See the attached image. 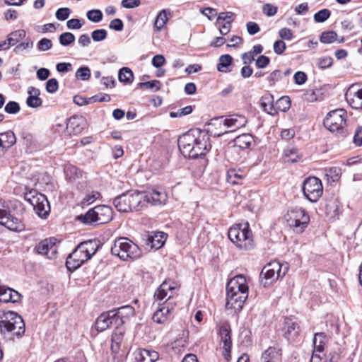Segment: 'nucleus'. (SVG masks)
<instances>
[{"instance_id": "f257e3e1", "label": "nucleus", "mask_w": 362, "mask_h": 362, "mask_svg": "<svg viewBox=\"0 0 362 362\" xmlns=\"http://www.w3.org/2000/svg\"><path fill=\"white\" fill-rule=\"evenodd\" d=\"M248 297V286L246 279L238 275L231 279L226 286V308L234 313L240 312Z\"/></svg>"}, {"instance_id": "f03ea898", "label": "nucleus", "mask_w": 362, "mask_h": 362, "mask_svg": "<svg viewBox=\"0 0 362 362\" xmlns=\"http://www.w3.org/2000/svg\"><path fill=\"white\" fill-rule=\"evenodd\" d=\"M178 147L185 157L197 158L204 156L207 151V140L204 136H195L187 132L178 139Z\"/></svg>"}, {"instance_id": "7ed1b4c3", "label": "nucleus", "mask_w": 362, "mask_h": 362, "mask_svg": "<svg viewBox=\"0 0 362 362\" xmlns=\"http://www.w3.org/2000/svg\"><path fill=\"white\" fill-rule=\"evenodd\" d=\"M25 331V322L17 313L7 311L0 313V333L4 338L21 337Z\"/></svg>"}, {"instance_id": "20e7f679", "label": "nucleus", "mask_w": 362, "mask_h": 362, "mask_svg": "<svg viewBox=\"0 0 362 362\" xmlns=\"http://www.w3.org/2000/svg\"><path fill=\"white\" fill-rule=\"evenodd\" d=\"M228 236L240 249L247 250L253 247L252 231L248 223L233 226L228 230Z\"/></svg>"}, {"instance_id": "39448f33", "label": "nucleus", "mask_w": 362, "mask_h": 362, "mask_svg": "<svg viewBox=\"0 0 362 362\" xmlns=\"http://www.w3.org/2000/svg\"><path fill=\"white\" fill-rule=\"evenodd\" d=\"M111 253L119 257L121 259L127 261L129 259H135L140 257L139 247L127 238L117 239L111 247Z\"/></svg>"}, {"instance_id": "423d86ee", "label": "nucleus", "mask_w": 362, "mask_h": 362, "mask_svg": "<svg viewBox=\"0 0 362 362\" xmlns=\"http://www.w3.org/2000/svg\"><path fill=\"white\" fill-rule=\"evenodd\" d=\"M288 264L273 261L267 264L262 269L260 278L264 287L279 278H283L288 272Z\"/></svg>"}, {"instance_id": "0eeeda50", "label": "nucleus", "mask_w": 362, "mask_h": 362, "mask_svg": "<svg viewBox=\"0 0 362 362\" xmlns=\"http://www.w3.org/2000/svg\"><path fill=\"white\" fill-rule=\"evenodd\" d=\"M24 198L33 206L34 211L40 218H46L49 214V203L44 194L33 189L24 194Z\"/></svg>"}, {"instance_id": "6e6552de", "label": "nucleus", "mask_w": 362, "mask_h": 362, "mask_svg": "<svg viewBox=\"0 0 362 362\" xmlns=\"http://www.w3.org/2000/svg\"><path fill=\"white\" fill-rule=\"evenodd\" d=\"M285 219L296 233H302L309 223L310 216L303 208L294 207L287 211Z\"/></svg>"}, {"instance_id": "1a4fd4ad", "label": "nucleus", "mask_w": 362, "mask_h": 362, "mask_svg": "<svg viewBox=\"0 0 362 362\" xmlns=\"http://www.w3.org/2000/svg\"><path fill=\"white\" fill-rule=\"evenodd\" d=\"M347 113L344 109L330 111L324 119L325 127L332 132H340L346 124Z\"/></svg>"}, {"instance_id": "9d476101", "label": "nucleus", "mask_w": 362, "mask_h": 362, "mask_svg": "<svg viewBox=\"0 0 362 362\" xmlns=\"http://www.w3.org/2000/svg\"><path fill=\"white\" fill-rule=\"evenodd\" d=\"M302 189L304 196L311 202H316L323 192L322 182L316 177L306 178L303 182Z\"/></svg>"}, {"instance_id": "9b49d317", "label": "nucleus", "mask_w": 362, "mask_h": 362, "mask_svg": "<svg viewBox=\"0 0 362 362\" xmlns=\"http://www.w3.org/2000/svg\"><path fill=\"white\" fill-rule=\"evenodd\" d=\"M247 122L246 117L240 115H233L226 118L223 121V128L224 131L218 133L217 136L233 132L240 128L244 127Z\"/></svg>"}, {"instance_id": "f8f14e48", "label": "nucleus", "mask_w": 362, "mask_h": 362, "mask_svg": "<svg viewBox=\"0 0 362 362\" xmlns=\"http://www.w3.org/2000/svg\"><path fill=\"white\" fill-rule=\"evenodd\" d=\"M0 224L13 231H21L25 228L21 219L11 215L7 210L2 209L1 204Z\"/></svg>"}, {"instance_id": "ddd939ff", "label": "nucleus", "mask_w": 362, "mask_h": 362, "mask_svg": "<svg viewBox=\"0 0 362 362\" xmlns=\"http://www.w3.org/2000/svg\"><path fill=\"white\" fill-rule=\"evenodd\" d=\"M115 314V326L122 325L135 315V309L132 305H124L112 310Z\"/></svg>"}, {"instance_id": "4468645a", "label": "nucleus", "mask_w": 362, "mask_h": 362, "mask_svg": "<svg viewBox=\"0 0 362 362\" xmlns=\"http://www.w3.org/2000/svg\"><path fill=\"white\" fill-rule=\"evenodd\" d=\"M346 100L353 109H362V88L352 85L345 94Z\"/></svg>"}, {"instance_id": "2eb2a0df", "label": "nucleus", "mask_w": 362, "mask_h": 362, "mask_svg": "<svg viewBox=\"0 0 362 362\" xmlns=\"http://www.w3.org/2000/svg\"><path fill=\"white\" fill-rule=\"evenodd\" d=\"M35 250L37 254L45 255L48 259H52L57 254V246L53 239H45L35 246Z\"/></svg>"}, {"instance_id": "dca6fc26", "label": "nucleus", "mask_w": 362, "mask_h": 362, "mask_svg": "<svg viewBox=\"0 0 362 362\" xmlns=\"http://www.w3.org/2000/svg\"><path fill=\"white\" fill-rule=\"evenodd\" d=\"M112 325H115V314L112 310L103 313L98 317L95 322V327L98 332H103Z\"/></svg>"}, {"instance_id": "f3484780", "label": "nucleus", "mask_w": 362, "mask_h": 362, "mask_svg": "<svg viewBox=\"0 0 362 362\" xmlns=\"http://www.w3.org/2000/svg\"><path fill=\"white\" fill-rule=\"evenodd\" d=\"M89 259L86 255H81L74 250L66 259V266L69 270H75Z\"/></svg>"}, {"instance_id": "a211bd4d", "label": "nucleus", "mask_w": 362, "mask_h": 362, "mask_svg": "<svg viewBox=\"0 0 362 362\" xmlns=\"http://www.w3.org/2000/svg\"><path fill=\"white\" fill-rule=\"evenodd\" d=\"M16 142V137L12 131L0 133V158Z\"/></svg>"}, {"instance_id": "6ab92c4d", "label": "nucleus", "mask_w": 362, "mask_h": 362, "mask_svg": "<svg viewBox=\"0 0 362 362\" xmlns=\"http://www.w3.org/2000/svg\"><path fill=\"white\" fill-rule=\"evenodd\" d=\"M284 336L288 340L294 339L298 335L300 329L298 324L291 319L286 318L284 323Z\"/></svg>"}, {"instance_id": "aec40b11", "label": "nucleus", "mask_w": 362, "mask_h": 362, "mask_svg": "<svg viewBox=\"0 0 362 362\" xmlns=\"http://www.w3.org/2000/svg\"><path fill=\"white\" fill-rule=\"evenodd\" d=\"M144 192L146 205L147 204H151L153 206L160 205L165 204L167 200V195L165 192H161L156 189Z\"/></svg>"}, {"instance_id": "412c9836", "label": "nucleus", "mask_w": 362, "mask_h": 362, "mask_svg": "<svg viewBox=\"0 0 362 362\" xmlns=\"http://www.w3.org/2000/svg\"><path fill=\"white\" fill-rule=\"evenodd\" d=\"M174 284V283L168 281H163L154 293V300L156 302L162 301L170 294H173V291L176 288Z\"/></svg>"}, {"instance_id": "4be33fe9", "label": "nucleus", "mask_w": 362, "mask_h": 362, "mask_svg": "<svg viewBox=\"0 0 362 362\" xmlns=\"http://www.w3.org/2000/svg\"><path fill=\"white\" fill-rule=\"evenodd\" d=\"M129 194L131 204V211H140L146 206V197L144 192H129Z\"/></svg>"}, {"instance_id": "5701e85b", "label": "nucleus", "mask_w": 362, "mask_h": 362, "mask_svg": "<svg viewBox=\"0 0 362 362\" xmlns=\"http://www.w3.org/2000/svg\"><path fill=\"white\" fill-rule=\"evenodd\" d=\"M21 298V295L9 287L2 286L0 289V301L4 303H17Z\"/></svg>"}, {"instance_id": "b1692460", "label": "nucleus", "mask_w": 362, "mask_h": 362, "mask_svg": "<svg viewBox=\"0 0 362 362\" xmlns=\"http://www.w3.org/2000/svg\"><path fill=\"white\" fill-rule=\"evenodd\" d=\"M84 119L81 116L71 117L66 123V129L69 134H78L83 129Z\"/></svg>"}, {"instance_id": "393cba45", "label": "nucleus", "mask_w": 362, "mask_h": 362, "mask_svg": "<svg viewBox=\"0 0 362 362\" xmlns=\"http://www.w3.org/2000/svg\"><path fill=\"white\" fill-rule=\"evenodd\" d=\"M96 218L98 224L108 223L112 219V209L106 205H98L95 206Z\"/></svg>"}, {"instance_id": "a878e982", "label": "nucleus", "mask_w": 362, "mask_h": 362, "mask_svg": "<svg viewBox=\"0 0 362 362\" xmlns=\"http://www.w3.org/2000/svg\"><path fill=\"white\" fill-rule=\"evenodd\" d=\"M113 204L119 212L131 211V204L129 202V194L124 193L116 198L113 201Z\"/></svg>"}, {"instance_id": "bb28decb", "label": "nucleus", "mask_w": 362, "mask_h": 362, "mask_svg": "<svg viewBox=\"0 0 362 362\" xmlns=\"http://www.w3.org/2000/svg\"><path fill=\"white\" fill-rule=\"evenodd\" d=\"M259 105L265 112L271 115L277 113V109L274 106V97L269 93H266L262 96L259 100Z\"/></svg>"}, {"instance_id": "cd10ccee", "label": "nucleus", "mask_w": 362, "mask_h": 362, "mask_svg": "<svg viewBox=\"0 0 362 362\" xmlns=\"http://www.w3.org/2000/svg\"><path fill=\"white\" fill-rule=\"evenodd\" d=\"M233 142L234 146L240 148V149H248L254 145V138L250 134H243L235 137Z\"/></svg>"}, {"instance_id": "c85d7f7f", "label": "nucleus", "mask_w": 362, "mask_h": 362, "mask_svg": "<svg viewBox=\"0 0 362 362\" xmlns=\"http://www.w3.org/2000/svg\"><path fill=\"white\" fill-rule=\"evenodd\" d=\"M171 16L172 12L170 9H163L158 13L154 22V28L157 31H160L163 28Z\"/></svg>"}, {"instance_id": "c756f323", "label": "nucleus", "mask_w": 362, "mask_h": 362, "mask_svg": "<svg viewBox=\"0 0 362 362\" xmlns=\"http://www.w3.org/2000/svg\"><path fill=\"white\" fill-rule=\"evenodd\" d=\"M166 239V233L164 232H156L153 235L149 236L148 240L151 244V247L157 250L160 248L164 245Z\"/></svg>"}, {"instance_id": "7c9ffc66", "label": "nucleus", "mask_w": 362, "mask_h": 362, "mask_svg": "<svg viewBox=\"0 0 362 362\" xmlns=\"http://www.w3.org/2000/svg\"><path fill=\"white\" fill-rule=\"evenodd\" d=\"M124 329L122 327L115 326V330L112 335V345L111 349L113 352H117L119 349V346L122 340Z\"/></svg>"}, {"instance_id": "2f4dec72", "label": "nucleus", "mask_w": 362, "mask_h": 362, "mask_svg": "<svg viewBox=\"0 0 362 362\" xmlns=\"http://www.w3.org/2000/svg\"><path fill=\"white\" fill-rule=\"evenodd\" d=\"M96 216V210L95 207H94L88 210L85 214L78 216L77 219L85 224L98 225Z\"/></svg>"}, {"instance_id": "473e14b6", "label": "nucleus", "mask_w": 362, "mask_h": 362, "mask_svg": "<svg viewBox=\"0 0 362 362\" xmlns=\"http://www.w3.org/2000/svg\"><path fill=\"white\" fill-rule=\"evenodd\" d=\"M279 356V351L275 347L270 346L262 354V360L264 362H277Z\"/></svg>"}, {"instance_id": "72a5a7b5", "label": "nucleus", "mask_w": 362, "mask_h": 362, "mask_svg": "<svg viewBox=\"0 0 362 362\" xmlns=\"http://www.w3.org/2000/svg\"><path fill=\"white\" fill-rule=\"evenodd\" d=\"M26 35V33L24 30L20 29L15 30L10 34L8 35L7 39H8V45L14 46L18 42H19L22 39H23Z\"/></svg>"}, {"instance_id": "f704fd0d", "label": "nucleus", "mask_w": 362, "mask_h": 362, "mask_svg": "<svg viewBox=\"0 0 362 362\" xmlns=\"http://www.w3.org/2000/svg\"><path fill=\"white\" fill-rule=\"evenodd\" d=\"M232 61L233 57L230 54H226L221 55L219 58V63L217 65L218 71L221 72L230 71L228 66L231 64Z\"/></svg>"}, {"instance_id": "c9c22d12", "label": "nucleus", "mask_w": 362, "mask_h": 362, "mask_svg": "<svg viewBox=\"0 0 362 362\" xmlns=\"http://www.w3.org/2000/svg\"><path fill=\"white\" fill-rule=\"evenodd\" d=\"M118 78L120 82L131 83L134 80L133 72L129 68L123 67L119 71Z\"/></svg>"}, {"instance_id": "e433bc0d", "label": "nucleus", "mask_w": 362, "mask_h": 362, "mask_svg": "<svg viewBox=\"0 0 362 362\" xmlns=\"http://www.w3.org/2000/svg\"><path fill=\"white\" fill-rule=\"evenodd\" d=\"M169 315L168 313H165V310L159 305V308L153 313L152 319L156 323L163 324L168 320Z\"/></svg>"}, {"instance_id": "4c0bfd02", "label": "nucleus", "mask_w": 362, "mask_h": 362, "mask_svg": "<svg viewBox=\"0 0 362 362\" xmlns=\"http://www.w3.org/2000/svg\"><path fill=\"white\" fill-rule=\"evenodd\" d=\"M235 14L231 11L221 12L216 19V23L221 24L224 23H233L235 20Z\"/></svg>"}, {"instance_id": "58836bf2", "label": "nucleus", "mask_w": 362, "mask_h": 362, "mask_svg": "<svg viewBox=\"0 0 362 362\" xmlns=\"http://www.w3.org/2000/svg\"><path fill=\"white\" fill-rule=\"evenodd\" d=\"M325 175L328 180H331L332 182L337 181L341 174V169L339 167H331L325 170Z\"/></svg>"}, {"instance_id": "ea45409f", "label": "nucleus", "mask_w": 362, "mask_h": 362, "mask_svg": "<svg viewBox=\"0 0 362 362\" xmlns=\"http://www.w3.org/2000/svg\"><path fill=\"white\" fill-rule=\"evenodd\" d=\"M337 34L334 31H325L321 34L320 40L322 43L329 44L337 40Z\"/></svg>"}, {"instance_id": "a19ab883", "label": "nucleus", "mask_w": 362, "mask_h": 362, "mask_svg": "<svg viewBox=\"0 0 362 362\" xmlns=\"http://www.w3.org/2000/svg\"><path fill=\"white\" fill-rule=\"evenodd\" d=\"M83 243L86 250H87L86 255L90 259L91 257L96 252L98 247V245L96 241H93L90 240L88 241H84Z\"/></svg>"}, {"instance_id": "79ce46f5", "label": "nucleus", "mask_w": 362, "mask_h": 362, "mask_svg": "<svg viewBox=\"0 0 362 362\" xmlns=\"http://www.w3.org/2000/svg\"><path fill=\"white\" fill-rule=\"evenodd\" d=\"M59 41L62 46H69L75 41V36L69 32L63 33L59 35Z\"/></svg>"}, {"instance_id": "37998d69", "label": "nucleus", "mask_w": 362, "mask_h": 362, "mask_svg": "<svg viewBox=\"0 0 362 362\" xmlns=\"http://www.w3.org/2000/svg\"><path fill=\"white\" fill-rule=\"evenodd\" d=\"M173 298V294H170L168 296V298L166 299V300L160 304L158 303V305H160L163 308V309L165 310V313H168L170 315L175 310V308L176 306V303L172 300Z\"/></svg>"}, {"instance_id": "c03bdc74", "label": "nucleus", "mask_w": 362, "mask_h": 362, "mask_svg": "<svg viewBox=\"0 0 362 362\" xmlns=\"http://www.w3.org/2000/svg\"><path fill=\"white\" fill-rule=\"evenodd\" d=\"M244 175L239 174L235 169H230L227 173V180L230 183L235 185L238 183V180H242Z\"/></svg>"}, {"instance_id": "a18cd8bd", "label": "nucleus", "mask_w": 362, "mask_h": 362, "mask_svg": "<svg viewBox=\"0 0 362 362\" xmlns=\"http://www.w3.org/2000/svg\"><path fill=\"white\" fill-rule=\"evenodd\" d=\"M87 18L90 21L98 23L103 19V13L100 10L93 9L87 12Z\"/></svg>"}, {"instance_id": "49530a36", "label": "nucleus", "mask_w": 362, "mask_h": 362, "mask_svg": "<svg viewBox=\"0 0 362 362\" xmlns=\"http://www.w3.org/2000/svg\"><path fill=\"white\" fill-rule=\"evenodd\" d=\"M160 82L158 80H153L147 82H141L138 84V86L141 88L151 89L154 91L159 90L160 88Z\"/></svg>"}, {"instance_id": "de8ad7c7", "label": "nucleus", "mask_w": 362, "mask_h": 362, "mask_svg": "<svg viewBox=\"0 0 362 362\" xmlns=\"http://www.w3.org/2000/svg\"><path fill=\"white\" fill-rule=\"evenodd\" d=\"M65 173L69 180H74L82 175L81 171L78 168L73 165L67 166L65 169Z\"/></svg>"}, {"instance_id": "09e8293b", "label": "nucleus", "mask_w": 362, "mask_h": 362, "mask_svg": "<svg viewBox=\"0 0 362 362\" xmlns=\"http://www.w3.org/2000/svg\"><path fill=\"white\" fill-rule=\"evenodd\" d=\"M331 12L329 9L325 8L319 11L314 15V20L317 23H323L329 18Z\"/></svg>"}, {"instance_id": "8fccbe9b", "label": "nucleus", "mask_w": 362, "mask_h": 362, "mask_svg": "<svg viewBox=\"0 0 362 362\" xmlns=\"http://www.w3.org/2000/svg\"><path fill=\"white\" fill-rule=\"evenodd\" d=\"M337 204L334 202H329L325 205V213L327 216L334 218L338 214Z\"/></svg>"}, {"instance_id": "3c124183", "label": "nucleus", "mask_w": 362, "mask_h": 362, "mask_svg": "<svg viewBox=\"0 0 362 362\" xmlns=\"http://www.w3.org/2000/svg\"><path fill=\"white\" fill-rule=\"evenodd\" d=\"M134 362H150L147 349H139L134 353Z\"/></svg>"}, {"instance_id": "603ef678", "label": "nucleus", "mask_w": 362, "mask_h": 362, "mask_svg": "<svg viewBox=\"0 0 362 362\" xmlns=\"http://www.w3.org/2000/svg\"><path fill=\"white\" fill-rule=\"evenodd\" d=\"M107 33L105 29H98L91 33V37L95 42H100L106 39Z\"/></svg>"}, {"instance_id": "864d4df0", "label": "nucleus", "mask_w": 362, "mask_h": 362, "mask_svg": "<svg viewBox=\"0 0 362 362\" xmlns=\"http://www.w3.org/2000/svg\"><path fill=\"white\" fill-rule=\"evenodd\" d=\"M76 77L83 81H86L90 77V70L87 66H83L79 68L76 72Z\"/></svg>"}, {"instance_id": "5fc2aeb1", "label": "nucleus", "mask_w": 362, "mask_h": 362, "mask_svg": "<svg viewBox=\"0 0 362 362\" xmlns=\"http://www.w3.org/2000/svg\"><path fill=\"white\" fill-rule=\"evenodd\" d=\"M284 155L286 157L288 158V160L291 163H296L300 159L296 148L286 149L284 151Z\"/></svg>"}, {"instance_id": "6e6d98bb", "label": "nucleus", "mask_w": 362, "mask_h": 362, "mask_svg": "<svg viewBox=\"0 0 362 362\" xmlns=\"http://www.w3.org/2000/svg\"><path fill=\"white\" fill-rule=\"evenodd\" d=\"M4 110L8 114H16L20 111V105L17 102L9 101L6 105Z\"/></svg>"}, {"instance_id": "4d7b16f0", "label": "nucleus", "mask_w": 362, "mask_h": 362, "mask_svg": "<svg viewBox=\"0 0 362 362\" xmlns=\"http://www.w3.org/2000/svg\"><path fill=\"white\" fill-rule=\"evenodd\" d=\"M277 105V110L286 111L291 107V101L288 97H282L278 100Z\"/></svg>"}, {"instance_id": "13d9d810", "label": "nucleus", "mask_w": 362, "mask_h": 362, "mask_svg": "<svg viewBox=\"0 0 362 362\" xmlns=\"http://www.w3.org/2000/svg\"><path fill=\"white\" fill-rule=\"evenodd\" d=\"M324 337H325V334H324V333H322V332L316 333L315 334V337L313 338V345H314L313 351L314 352L321 353L323 351V350H324L323 341L322 340H320L318 345H317L316 343H317V337L324 338Z\"/></svg>"}, {"instance_id": "bf43d9fd", "label": "nucleus", "mask_w": 362, "mask_h": 362, "mask_svg": "<svg viewBox=\"0 0 362 362\" xmlns=\"http://www.w3.org/2000/svg\"><path fill=\"white\" fill-rule=\"evenodd\" d=\"M70 13L71 11L69 8H60L56 11V18L59 21H65L69 18Z\"/></svg>"}, {"instance_id": "052dcab7", "label": "nucleus", "mask_w": 362, "mask_h": 362, "mask_svg": "<svg viewBox=\"0 0 362 362\" xmlns=\"http://www.w3.org/2000/svg\"><path fill=\"white\" fill-rule=\"evenodd\" d=\"M59 88V83L56 78H50L46 83V90L49 93H55Z\"/></svg>"}, {"instance_id": "680f3d73", "label": "nucleus", "mask_w": 362, "mask_h": 362, "mask_svg": "<svg viewBox=\"0 0 362 362\" xmlns=\"http://www.w3.org/2000/svg\"><path fill=\"white\" fill-rule=\"evenodd\" d=\"M27 105L33 108H36L42 105V100L39 97L30 95L26 100Z\"/></svg>"}, {"instance_id": "e2e57ef3", "label": "nucleus", "mask_w": 362, "mask_h": 362, "mask_svg": "<svg viewBox=\"0 0 362 362\" xmlns=\"http://www.w3.org/2000/svg\"><path fill=\"white\" fill-rule=\"evenodd\" d=\"M52 47L51 40L47 38L41 39L37 43V48L40 51H47Z\"/></svg>"}, {"instance_id": "0e129e2a", "label": "nucleus", "mask_w": 362, "mask_h": 362, "mask_svg": "<svg viewBox=\"0 0 362 362\" xmlns=\"http://www.w3.org/2000/svg\"><path fill=\"white\" fill-rule=\"evenodd\" d=\"M109 28L116 31H122L124 28V24L121 19L115 18L110 21Z\"/></svg>"}, {"instance_id": "69168bd1", "label": "nucleus", "mask_w": 362, "mask_h": 362, "mask_svg": "<svg viewBox=\"0 0 362 362\" xmlns=\"http://www.w3.org/2000/svg\"><path fill=\"white\" fill-rule=\"evenodd\" d=\"M286 47L285 42L283 40H276L274 43V46H273L274 51V52L276 54H283V52L286 49Z\"/></svg>"}, {"instance_id": "338daca9", "label": "nucleus", "mask_w": 362, "mask_h": 362, "mask_svg": "<svg viewBox=\"0 0 362 362\" xmlns=\"http://www.w3.org/2000/svg\"><path fill=\"white\" fill-rule=\"evenodd\" d=\"M354 143L358 146H362V127L358 126L355 130L354 136Z\"/></svg>"}, {"instance_id": "774afa93", "label": "nucleus", "mask_w": 362, "mask_h": 362, "mask_svg": "<svg viewBox=\"0 0 362 362\" xmlns=\"http://www.w3.org/2000/svg\"><path fill=\"white\" fill-rule=\"evenodd\" d=\"M270 62V59L268 57L264 55L259 56L256 59V66L259 69H263L265 68Z\"/></svg>"}]
</instances>
